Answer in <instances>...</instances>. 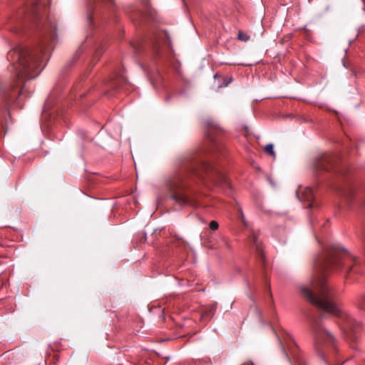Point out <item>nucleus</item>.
<instances>
[{"instance_id": "nucleus-8", "label": "nucleus", "mask_w": 365, "mask_h": 365, "mask_svg": "<svg viewBox=\"0 0 365 365\" xmlns=\"http://www.w3.org/2000/svg\"><path fill=\"white\" fill-rule=\"evenodd\" d=\"M41 0H29L32 7L31 12L35 18H38L39 16L38 9L37 8V6L41 4Z\"/></svg>"}, {"instance_id": "nucleus-14", "label": "nucleus", "mask_w": 365, "mask_h": 365, "mask_svg": "<svg viewBox=\"0 0 365 365\" xmlns=\"http://www.w3.org/2000/svg\"><path fill=\"white\" fill-rule=\"evenodd\" d=\"M219 227V225L217 223V222L216 221H211L210 223V228L215 231V230H217Z\"/></svg>"}, {"instance_id": "nucleus-2", "label": "nucleus", "mask_w": 365, "mask_h": 365, "mask_svg": "<svg viewBox=\"0 0 365 365\" xmlns=\"http://www.w3.org/2000/svg\"><path fill=\"white\" fill-rule=\"evenodd\" d=\"M42 51H31L29 48L16 46L10 50L7 58L16 73L18 78H34L41 66Z\"/></svg>"}, {"instance_id": "nucleus-1", "label": "nucleus", "mask_w": 365, "mask_h": 365, "mask_svg": "<svg viewBox=\"0 0 365 365\" xmlns=\"http://www.w3.org/2000/svg\"><path fill=\"white\" fill-rule=\"evenodd\" d=\"M346 265L348 272L361 273L360 262L346 251L333 249L327 257L319 259L316 264L317 274L312 280L311 287L302 286L300 293L309 302L320 310L336 316L338 324L344 331L350 329L356 333L360 324L334 302L331 293L326 284L324 273L329 270L337 271Z\"/></svg>"}, {"instance_id": "nucleus-10", "label": "nucleus", "mask_w": 365, "mask_h": 365, "mask_svg": "<svg viewBox=\"0 0 365 365\" xmlns=\"http://www.w3.org/2000/svg\"><path fill=\"white\" fill-rule=\"evenodd\" d=\"M356 306L359 309L365 311V294L359 296L356 302Z\"/></svg>"}, {"instance_id": "nucleus-20", "label": "nucleus", "mask_w": 365, "mask_h": 365, "mask_svg": "<svg viewBox=\"0 0 365 365\" xmlns=\"http://www.w3.org/2000/svg\"><path fill=\"white\" fill-rule=\"evenodd\" d=\"M6 365H10V364H6Z\"/></svg>"}, {"instance_id": "nucleus-6", "label": "nucleus", "mask_w": 365, "mask_h": 365, "mask_svg": "<svg viewBox=\"0 0 365 365\" xmlns=\"http://www.w3.org/2000/svg\"><path fill=\"white\" fill-rule=\"evenodd\" d=\"M173 198L181 205H188L192 207L198 206V202L195 199L183 194L174 195Z\"/></svg>"}, {"instance_id": "nucleus-17", "label": "nucleus", "mask_w": 365, "mask_h": 365, "mask_svg": "<svg viewBox=\"0 0 365 365\" xmlns=\"http://www.w3.org/2000/svg\"><path fill=\"white\" fill-rule=\"evenodd\" d=\"M312 206V203H309V205H308V207L311 208Z\"/></svg>"}, {"instance_id": "nucleus-4", "label": "nucleus", "mask_w": 365, "mask_h": 365, "mask_svg": "<svg viewBox=\"0 0 365 365\" xmlns=\"http://www.w3.org/2000/svg\"><path fill=\"white\" fill-rule=\"evenodd\" d=\"M312 331L313 336L317 343H334V339L333 335L324 328L319 319H315L312 322Z\"/></svg>"}, {"instance_id": "nucleus-12", "label": "nucleus", "mask_w": 365, "mask_h": 365, "mask_svg": "<svg viewBox=\"0 0 365 365\" xmlns=\"http://www.w3.org/2000/svg\"><path fill=\"white\" fill-rule=\"evenodd\" d=\"M264 151L270 155L271 156L275 157V153L274 151V146L272 144H268L264 147Z\"/></svg>"}, {"instance_id": "nucleus-18", "label": "nucleus", "mask_w": 365, "mask_h": 365, "mask_svg": "<svg viewBox=\"0 0 365 365\" xmlns=\"http://www.w3.org/2000/svg\"><path fill=\"white\" fill-rule=\"evenodd\" d=\"M81 111H82V112H84V111H86V110H84V108H82V110H81Z\"/></svg>"}, {"instance_id": "nucleus-5", "label": "nucleus", "mask_w": 365, "mask_h": 365, "mask_svg": "<svg viewBox=\"0 0 365 365\" xmlns=\"http://www.w3.org/2000/svg\"><path fill=\"white\" fill-rule=\"evenodd\" d=\"M332 167L331 158L328 155H323L316 159L314 169L317 171L329 170Z\"/></svg>"}, {"instance_id": "nucleus-7", "label": "nucleus", "mask_w": 365, "mask_h": 365, "mask_svg": "<svg viewBox=\"0 0 365 365\" xmlns=\"http://www.w3.org/2000/svg\"><path fill=\"white\" fill-rule=\"evenodd\" d=\"M301 198L303 200L311 202L314 199V192L313 190L310 187H307L304 190L302 193Z\"/></svg>"}, {"instance_id": "nucleus-3", "label": "nucleus", "mask_w": 365, "mask_h": 365, "mask_svg": "<svg viewBox=\"0 0 365 365\" xmlns=\"http://www.w3.org/2000/svg\"><path fill=\"white\" fill-rule=\"evenodd\" d=\"M196 175L200 178H204L203 173L216 185H225L229 186L230 180L227 177L218 170L212 167V165L201 163L199 165V168L195 170Z\"/></svg>"}, {"instance_id": "nucleus-16", "label": "nucleus", "mask_w": 365, "mask_h": 365, "mask_svg": "<svg viewBox=\"0 0 365 365\" xmlns=\"http://www.w3.org/2000/svg\"><path fill=\"white\" fill-rule=\"evenodd\" d=\"M105 95L108 98H111L112 96H114V91H107L106 93H105Z\"/></svg>"}, {"instance_id": "nucleus-13", "label": "nucleus", "mask_w": 365, "mask_h": 365, "mask_svg": "<svg viewBox=\"0 0 365 365\" xmlns=\"http://www.w3.org/2000/svg\"><path fill=\"white\" fill-rule=\"evenodd\" d=\"M101 3H105L107 4H113L114 0H95L94 1V4H96V6Z\"/></svg>"}, {"instance_id": "nucleus-11", "label": "nucleus", "mask_w": 365, "mask_h": 365, "mask_svg": "<svg viewBox=\"0 0 365 365\" xmlns=\"http://www.w3.org/2000/svg\"><path fill=\"white\" fill-rule=\"evenodd\" d=\"M237 38L239 40H240L242 41L247 42V41H249L250 36L248 34H247L246 33H244L242 31H239L238 34H237Z\"/></svg>"}, {"instance_id": "nucleus-9", "label": "nucleus", "mask_w": 365, "mask_h": 365, "mask_svg": "<svg viewBox=\"0 0 365 365\" xmlns=\"http://www.w3.org/2000/svg\"><path fill=\"white\" fill-rule=\"evenodd\" d=\"M254 245L255 246L256 251L259 255V257H260L262 261L264 262V257L262 252V248L261 247L259 242L257 240L256 238L254 239Z\"/></svg>"}, {"instance_id": "nucleus-15", "label": "nucleus", "mask_w": 365, "mask_h": 365, "mask_svg": "<svg viewBox=\"0 0 365 365\" xmlns=\"http://www.w3.org/2000/svg\"><path fill=\"white\" fill-rule=\"evenodd\" d=\"M49 101H50V100H48H48H46V102H45V104H44V110H45V111H46V110L48 109L49 106H50V102H49Z\"/></svg>"}, {"instance_id": "nucleus-19", "label": "nucleus", "mask_w": 365, "mask_h": 365, "mask_svg": "<svg viewBox=\"0 0 365 365\" xmlns=\"http://www.w3.org/2000/svg\"><path fill=\"white\" fill-rule=\"evenodd\" d=\"M247 365H252V363H248V364H247Z\"/></svg>"}]
</instances>
